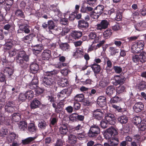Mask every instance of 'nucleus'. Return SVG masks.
Masks as SVG:
<instances>
[{"label":"nucleus","mask_w":146,"mask_h":146,"mask_svg":"<svg viewBox=\"0 0 146 146\" xmlns=\"http://www.w3.org/2000/svg\"><path fill=\"white\" fill-rule=\"evenodd\" d=\"M68 125L67 124H62L60 125L59 128V132L62 134L65 135L68 132Z\"/></svg>","instance_id":"f3484780"},{"label":"nucleus","mask_w":146,"mask_h":146,"mask_svg":"<svg viewBox=\"0 0 146 146\" xmlns=\"http://www.w3.org/2000/svg\"><path fill=\"white\" fill-rule=\"evenodd\" d=\"M105 119L110 125H114L116 122L115 116L113 114L110 113L105 114Z\"/></svg>","instance_id":"0eeeda50"},{"label":"nucleus","mask_w":146,"mask_h":146,"mask_svg":"<svg viewBox=\"0 0 146 146\" xmlns=\"http://www.w3.org/2000/svg\"><path fill=\"white\" fill-rule=\"evenodd\" d=\"M115 87L113 86H108L106 90V94L109 96L112 95L115 92Z\"/></svg>","instance_id":"aec40b11"},{"label":"nucleus","mask_w":146,"mask_h":146,"mask_svg":"<svg viewBox=\"0 0 146 146\" xmlns=\"http://www.w3.org/2000/svg\"><path fill=\"white\" fill-rule=\"evenodd\" d=\"M18 125L19 128L23 130H25L27 129V123L25 121L20 122L18 123Z\"/></svg>","instance_id":"4c0bfd02"},{"label":"nucleus","mask_w":146,"mask_h":146,"mask_svg":"<svg viewBox=\"0 0 146 146\" xmlns=\"http://www.w3.org/2000/svg\"><path fill=\"white\" fill-rule=\"evenodd\" d=\"M1 60L3 63V64L6 66L4 70V73L7 76H11L13 74V68L11 66H7L6 64L8 63V65H9L11 64V62H8L7 61L5 57H4L3 58H2Z\"/></svg>","instance_id":"423d86ee"},{"label":"nucleus","mask_w":146,"mask_h":146,"mask_svg":"<svg viewBox=\"0 0 146 146\" xmlns=\"http://www.w3.org/2000/svg\"><path fill=\"white\" fill-rule=\"evenodd\" d=\"M117 134L116 129L113 127H110L106 130L104 134L106 139H109L113 137Z\"/></svg>","instance_id":"39448f33"},{"label":"nucleus","mask_w":146,"mask_h":146,"mask_svg":"<svg viewBox=\"0 0 146 146\" xmlns=\"http://www.w3.org/2000/svg\"><path fill=\"white\" fill-rule=\"evenodd\" d=\"M137 47L139 48H140V50L141 51L143 49V47L144 46V42L143 41L139 40L136 42Z\"/></svg>","instance_id":"0e129e2a"},{"label":"nucleus","mask_w":146,"mask_h":146,"mask_svg":"<svg viewBox=\"0 0 146 146\" xmlns=\"http://www.w3.org/2000/svg\"><path fill=\"white\" fill-rule=\"evenodd\" d=\"M78 26L79 28L80 29H86L88 27V23L84 20H80L78 22Z\"/></svg>","instance_id":"4be33fe9"},{"label":"nucleus","mask_w":146,"mask_h":146,"mask_svg":"<svg viewBox=\"0 0 146 146\" xmlns=\"http://www.w3.org/2000/svg\"><path fill=\"white\" fill-rule=\"evenodd\" d=\"M78 114L76 113H73L70 115L69 119L71 121H74L77 120Z\"/></svg>","instance_id":"bf43d9fd"},{"label":"nucleus","mask_w":146,"mask_h":146,"mask_svg":"<svg viewBox=\"0 0 146 146\" xmlns=\"http://www.w3.org/2000/svg\"><path fill=\"white\" fill-rule=\"evenodd\" d=\"M48 28L49 30L54 29V28L55 25L53 21L49 20L48 21Z\"/></svg>","instance_id":"6e6d98bb"},{"label":"nucleus","mask_w":146,"mask_h":146,"mask_svg":"<svg viewBox=\"0 0 146 146\" xmlns=\"http://www.w3.org/2000/svg\"><path fill=\"white\" fill-rule=\"evenodd\" d=\"M60 47L62 50L67 51L69 50L70 46L67 43H64L60 44Z\"/></svg>","instance_id":"ea45409f"},{"label":"nucleus","mask_w":146,"mask_h":146,"mask_svg":"<svg viewBox=\"0 0 146 146\" xmlns=\"http://www.w3.org/2000/svg\"><path fill=\"white\" fill-rule=\"evenodd\" d=\"M5 42L4 48L8 50L11 48L13 45L12 40L10 39L6 40Z\"/></svg>","instance_id":"c85d7f7f"},{"label":"nucleus","mask_w":146,"mask_h":146,"mask_svg":"<svg viewBox=\"0 0 146 146\" xmlns=\"http://www.w3.org/2000/svg\"><path fill=\"white\" fill-rule=\"evenodd\" d=\"M109 49V51L110 52V54L112 56L115 55L116 53L118 52V50L113 47H110Z\"/></svg>","instance_id":"4d7b16f0"},{"label":"nucleus","mask_w":146,"mask_h":146,"mask_svg":"<svg viewBox=\"0 0 146 146\" xmlns=\"http://www.w3.org/2000/svg\"><path fill=\"white\" fill-rule=\"evenodd\" d=\"M97 0H92V18L97 19L99 16L102 13L104 9L102 5L97 6L96 3Z\"/></svg>","instance_id":"f03ea898"},{"label":"nucleus","mask_w":146,"mask_h":146,"mask_svg":"<svg viewBox=\"0 0 146 146\" xmlns=\"http://www.w3.org/2000/svg\"><path fill=\"white\" fill-rule=\"evenodd\" d=\"M117 120L121 124H125L127 122L128 119L126 116L123 115L119 117Z\"/></svg>","instance_id":"a878e982"},{"label":"nucleus","mask_w":146,"mask_h":146,"mask_svg":"<svg viewBox=\"0 0 146 146\" xmlns=\"http://www.w3.org/2000/svg\"><path fill=\"white\" fill-rule=\"evenodd\" d=\"M133 121L134 124L138 127L139 130L144 131L146 129V121H142L140 117H135Z\"/></svg>","instance_id":"20e7f679"},{"label":"nucleus","mask_w":146,"mask_h":146,"mask_svg":"<svg viewBox=\"0 0 146 146\" xmlns=\"http://www.w3.org/2000/svg\"><path fill=\"white\" fill-rule=\"evenodd\" d=\"M100 129L97 123L92 125V138L97 137L100 133Z\"/></svg>","instance_id":"ddd939ff"},{"label":"nucleus","mask_w":146,"mask_h":146,"mask_svg":"<svg viewBox=\"0 0 146 146\" xmlns=\"http://www.w3.org/2000/svg\"><path fill=\"white\" fill-rule=\"evenodd\" d=\"M115 81L114 82V84L116 86L118 84L122 85L125 82L126 78H121L118 75H116L114 77Z\"/></svg>","instance_id":"2eb2a0df"},{"label":"nucleus","mask_w":146,"mask_h":146,"mask_svg":"<svg viewBox=\"0 0 146 146\" xmlns=\"http://www.w3.org/2000/svg\"><path fill=\"white\" fill-rule=\"evenodd\" d=\"M58 117L55 114H53L50 119V123L52 125H54L58 121Z\"/></svg>","instance_id":"37998d69"},{"label":"nucleus","mask_w":146,"mask_h":146,"mask_svg":"<svg viewBox=\"0 0 146 146\" xmlns=\"http://www.w3.org/2000/svg\"><path fill=\"white\" fill-rule=\"evenodd\" d=\"M68 90L67 89H64L60 92L58 94V98H62L65 97L67 94Z\"/></svg>","instance_id":"5fc2aeb1"},{"label":"nucleus","mask_w":146,"mask_h":146,"mask_svg":"<svg viewBox=\"0 0 146 146\" xmlns=\"http://www.w3.org/2000/svg\"><path fill=\"white\" fill-rule=\"evenodd\" d=\"M56 96L54 94H51L48 97V100L51 103H53L55 102L56 100Z\"/></svg>","instance_id":"680f3d73"},{"label":"nucleus","mask_w":146,"mask_h":146,"mask_svg":"<svg viewBox=\"0 0 146 146\" xmlns=\"http://www.w3.org/2000/svg\"><path fill=\"white\" fill-rule=\"evenodd\" d=\"M125 88L123 86H120L117 87L116 89L117 95H119L122 93L125 90Z\"/></svg>","instance_id":"49530a36"},{"label":"nucleus","mask_w":146,"mask_h":146,"mask_svg":"<svg viewBox=\"0 0 146 146\" xmlns=\"http://www.w3.org/2000/svg\"><path fill=\"white\" fill-rule=\"evenodd\" d=\"M28 130L30 132H36L37 130L36 127L33 123H31L28 127Z\"/></svg>","instance_id":"603ef678"},{"label":"nucleus","mask_w":146,"mask_h":146,"mask_svg":"<svg viewBox=\"0 0 146 146\" xmlns=\"http://www.w3.org/2000/svg\"><path fill=\"white\" fill-rule=\"evenodd\" d=\"M17 137V135L14 132H11L9 133L7 137V139L9 142H11L14 141Z\"/></svg>","instance_id":"a211bd4d"},{"label":"nucleus","mask_w":146,"mask_h":146,"mask_svg":"<svg viewBox=\"0 0 146 146\" xmlns=\"http://www.w3.org/2000/svg\"><path fill=\"white\" fill-rule=\"evenodd\" d=\"M112 34V33L111 30L108 29L104 31L103 33L104 37L106 39L110 37Z\"/></svg>","instance_id":"c03bdc74"},{"label":"nucleus","mask_w":146,"mask_h":146,"mask_svg":"<svg viewBox=\"0 0 146 146\" xmlns=\"http://www.w3.org/2000/svg\"><path fill=\"white\" fill-rule=\"evenodd\" d=\"M105 42L104 40H102L98 44L96 45H94L93 46H92V50L93 49H96L98 48H100L101 46H102Z\"/></svg>","instance_id":"69168bd1"},{"label":"nucleus","mask_w":146,"mask_h":146,"mask_svg":"<svg viewBox=\"0 0 146 146\" xmlns=\"http://www.w3.org/2000/svg\"><path fill=\"white\" fill-rule=\"evenodd\" d=\"M21 115L19 113H14L12 116V120L15 121H19L21 118Z\"/></svg>","instance_id":"e433bc0d"},{"label":"nucleus","mask_w":146,"mask_h":146,"mask_svg":"<svg viewBox=\"0 0 146 146\" xmlns=\"http://www.w3.org/2000/svg\"><path fill=\"white\" fill-rule=\"evenodd\" d=\"M138 89L141 90H144L146 88V84L145 81L140 82L137 85Z\"/></svg>","instance_id":"f704fd0d"},{"label":"nucleus","mask_w":146,"mask_h":146,"mask_svg":"<svg viewBox=\"0 0 146 146\" xmlns=\"http://www.w3.org/2000/svg\"><path fill=\"white\" fill-rule=\"evenodd\" d=\"M40 104V102L39 101L34 100L31 102V106L32 108L35 109L37 108Z\"/></svg>","instance_id":"c9c22d12"},{"label":"nucleus","mask_w":146,"mask_h":146,"mask_svg":"<svg viewBox=\"0 0 146 146\" xmlns=\"http://www.w3.org/2000/svg\"><path fill=\"white\" fill-rule=\"evenodd\" d=\"M109 83V80L107 79H103L99 83V85L101 87H104L106 86Z\"/></svg>","instance_id":"09e8293b"},{"label":"nucleus","mask_w":146,"mask_h":146,"mask_svg":"<svg viewBox=\"0 0 146 146\" xmlns=\"http://www.w3.org/2000/svg\"><path fill=\"white\" fill-rule=\"evenodd\" d=\"M38 125L40 128L41 129H45L46 126V123L44 121L40 120L39 121Z\"/></svg>","instance_id":"8fccbe9b"},{"label":"nucleus","mask_w":146,"mask_h":146,"mask_svg":"<svg viewBox=\"0 0 146 146\" xmlns=\"http://www.w3.org/2000/svg\"><path fill=\"white\" fill-rule=\"evenodd\" d=\"M138 27L141 28L146 27V20L143 21H142L137 23L135 27V29L137 30H139L138 28Z\"/></svg>","instance_id":"72a5a7b5"},{"label":"nucleus","mask_w":146,"mask_h":146,"mask_svg":"<svg viewBox=\"0 0 146 146\" xmlns=\"http://www.w3.org/2000/svg\"><path fill=\"white\" fill-rule=\"evenodd\" d=\"M13 3V0H6L5 1V4H6V5L8 7H6V8H7V9L9 10L10 8L12 5Z\"/></svg>","instance_id":"338daca9"},{"label":"nucleus","mask_w":146,"mask_h":146,"mask_svg":"<svg viewBox=\"0 0 146 146\" xmlns=\"http://www.w3.org/2000/svg\"><path fill=\"white\" fill-rule=\"evenodd\" d=\"M77 140V137L75 135L71 134L68 136V142L70 144H74L76 143Z\"/></svg>","instance_id":"412c9836"},{"label":"nucleus","mask_w":146,"mask_h":146,"mask_svg":"<svg viewBox=\"0 0 146 146\" xmlns=\"http://www.w3.org/2000/svg\"><path fill=\"white\" fill-rule=\"evenodd\" d=\"M64 100H61L57 105V108L56 109V112L59 113L62 109V108L63 107L64 105Z\"/></svg>","instance_id":"2f4dec72"},{"label":"nucleus","mask_w":146,"mask_h":146,"mask_svg":"<svg viewBox=\"0 0 146 146\" xmlns=\"http://www.w3.org/2000/svg\"><path fill=\"white\" fill-rule=\"evenodd\" d=\"M104 112L100 109L94 110L93 113V117L98 120L101 119L104 116Z\"/></svg>","instance_id":"9d476101"},{"label":"nucleus","mask_w":146,"mask_h":146,"mask_svg":"<svg viewBox=\"0 0 146 146\" xmlns=\"http://www.w3.org/2000/svg\"><path fill=\"white\" fill-rule=\"evenodd\" d=\"M27 99L25 94L21 93L19 95L18 97L19 101L23 102Z\"/></svg>","instance_id":"13d9d810"},{"label":"nucleus","mask_w":146,"mask_h":146,"mask_svg":"<svg viewBox=\"0 0 146 146\" xmlns=\"http://www.w3.org/2000/svg\"><path fill=\"white\" fill-rule=\"evenodd\" d=\"M144 107V105L142 102H139L135 104L133 106V109L136 112L138 113L143 109Z\"/></svg>","instance_id":"4468645a"},{"label":"nucleus","mask_w":146,"mask_h":146,"mask_svg":"<svg viewBox=\"0 0 146 146\" xmlns=\"http://www.w3.org/2000/svg\"><path fill=\"white\" fill-rule=\"evenodd\" d=\"M23 40L25 42L30 43L32 40L31 35H29L24 37L23 38Z\"/></svg>","instance_id":"052dcab7"},{"label":"nucleus","mask_w":146,"mask_h":146,"mask_svg":"<svg viewBox=\"0 0 146 146\" xmlns=\"http://www.w3.org/2000/svg\"><path fill=\"white\" fill-rule=\"evenodd\" d=\"M56 75L51 73L45 75L43 80V84L46 87H51L55 83Z\"/></svg>","instance_id":"7ed1b4c3"},{"label":"nucleus","mask_w":146,"mask_h":146,"mask_svg":"<svg viewBox=\"0 0 146 146\" xmlns=\"http://www.w3.org/2000/svg\"><path fill=\"white\" fill-rule=\"evenodd\" d=\"M113 69L114 72L117 74H120L122 71V68L117 66H113Z\"/></svg>","instance_id":"3c124183"},{"label":"nucleus","mask_w":146,"mask_h":146,"mask_svg":"<svg viewBox=\"0 0 146 146\" xmlns=\"http://www.w3.org/2000/svg\"><path fill=\"white\" fill-rule=\"evenodd\" d=\"M121 98L117 96H115L112 97L110 100V102L111 104L117 103L121 101Z\"/></svg>","instance_id":"79ce46f5"},{"label":"nucleus","mask_w":146,"mask_h":146,"mask_svg":"<svg viewBox=\"0 0 146 146\" xmlns=\"http://www.w3.org/2000/svg\"><path fill=\"white\" fill-rule=\"evenodd\" d=\"M92 69L95 74L98 73L101 70L100 66L96 64H93L92 65Z\"/></svg>","instance_id":"bb28decb"},{"label":"nucleus","mask_w":146,"mask_h":146,"mask_svg":"<svg viewBox=\"0 0 146 146\" xmlns=\"http://www.w3.org/2000/svg\"><path fill=\"white\" fill-rule=\"evenodd\" d=\"M97 103L99 106L103 108V109L105 110L107 109L106 106V98L104 96L99 97L97 99Z\"/></svg>","instance_id":"6e6552de"},{"label":"nucleus","mask_w":146,"mask_h":146,"mask_svg":"<svg viewBox=\"0 0 146 146\" xmlns=\"http://www.w3.org/2000/svg\"><path fill=\"white\" fill-rule=\"evenodd\" d=\"M17 62L20 64L22 65L24 63V62H27L29 60V58L28 56L26 54L25 52L23 51H19L16 49L10 50L9 52L10 56L15 55L17 53Z\"/></svg>","instance_id":"f257e3e1"},{"label":"nucleus","mask_w":146,"mask_h":146,"mask_svg":"<svg viewBox=\"0 0 146 146\" xmlns=\"http://www.w3.org/2000/svg\"><path fill=\"white\" fill-rule=\"evenodd\" d=\"M56 80L58 81V84L61 87H64L67 86L68 82L67 80L65 78H60L59 76L56 75Z\"/></svg>","instance_id":"f8f14e48"},{"label":"nucleus","mask_w":146,"mask_h":146,"mask_svg":"<svg viewBox=\"0 0 146 146\" xmlns=\"http://www.w3.org/2000/svg\"><path fill=\"white\" fill-rule=\"evenodd\" d=\"M118 141L117 138H114V139L111 140L109 143L110 146H117L118 144Z\"/></svg>","instance_id":"e2e57ef3"},{"label":"nucleus","mask_w":146,"mask_h":146,"mask_svg":"<svg viewBox=\"0 0 146 146\" xmlns=\"http://www.w3.org/2000/svg\"><path fill=\"white\" fill-rule=\"evenodd\" d=\"M100 124L101 127L104 129L106 128L110 125L106 120H105V119L102 120L100 122Z\"/></svg>","instance_id":"864d4df0"},{"label":"nucleus","mask_w":146,"mask_h":146,"mask_svg":"<svg viewBox=\"0 0 146 146\" xmlns=\"http://www.w3.org/2000/svg\"><path fill=\"white\" fill-rule=\"evenodd\" d=\"M109 25V21L106 20H102L99 24H97L96 25V28L99 30L102 31L107 28Z\"/></svg>","instance_id":"1a4fd4ad"},{"label":"nucleus","mask_w":146,"mask_h":146,"mask_svg":"<svg viewBox=\"0 0 146 146\" xmlns=\"http://www.w3.org/2000/svg\"><path fill=\"white\" fill-rule=\"evenodd\" d=\"M26 98L29 100H31L34 97V92L31 90H28L25 93Z\"/></svg>","instance_id":"473e14b6"},{"label":"nucleus","mask_w":146,"mask_h":146,"mask_svg":"<svg viewBox=\"0 0 146 146\" xmlns=\"http://www.w3.org/2000/svg\"><path fill=\"white\" fill-rule=\"evenodd\" d=\"M84 54L83 50L81 48H79L73 54V56L75 58H77L78 57H81Z\"/></svg>","instance_id":"5701e85b"},{"label":"nucleus","mask_w":146,"mask_h":146,"mask_svg":"<svg viewBox=\"0 0 146 146\" xmlns=\"http://www.w3.org/2000/svg\"><path fill=\"white\" fill-rule=\"evenodd\" d=\"M50 9L51 10L54 11L56 13V14H57L59 17H60L62 15V13L54 5H50Z\"/></svg>","instance_id":"cd10ccee"},{"label":"nucleus","mask_w":146,"mask_h":146,"mask_svg":"<svg viewBox=\"0 0 146 146\" xmlns=\"http://www.w3.org/2000/svg\"><path fill=\"white\" fill-rule=\"evenodd\" d=\"M99 36H97L96 33L92 32V42L93 44L99 42Z\"/></svg>","instance_id":"58836bf2"},{"label":"nucleus","mask_w":146,"mask_h":146,"mask_svg":"<svg viewBox=\"0 0 146 146\" xmlns=\"http://www.w3.org/2000/svg\"><path fill=\"white\" fill-rule=\"evenodd\" d=\"M146 53L144 52H142L139 55V62L144 63L146 61Z\"/></svg>","instance_id":"c756f323"},{"label":"nucleus","mask_w":146,"mask_h":146,"mask_svg":"<svg viewBox=\"0 0 146 146\" xmlns=\"http://www.w3.org/2000/svg\"><path fill=\"white\" fill-rule=\"evenodd\" d=\"M20 29L24 32L26 33H29L30 30L29 29L28 27L26 24L20 25L19 24Z\"/></svg>","instance_id":"b1692460"},{"label":"nucleus","mask_w":146,"mask_h":146,"mask_svg":"<svg viewBox=\"0 0 146 146\" xmlns=\"http://www.w3.org/2000/svg\"><path fill=\"white\" fill-rule=\"evenodd\" d=\"M43 60H48L51 57V51L47 50H44L42 54Z\"/></svg>","instance_id":"dca6fc26"},{"label":"nucleus","mask_w":146,"mask_h":146,"mask_svg":"<svg viewBox=\"0 0 146 146\" xmlns=\"http://www.w3.org/2000/svg\"><path fill=\"white\" fill-rule=\"evenodd\" d=\"M13 27L14 26L12 24H7L4 26L3 28L5 30L9 31L10 29H11L12 28L13 29Z\"/></svg>","instance_id":"774afa93"},{"label":"nucleus","mask_w":146,"mask_h":146,"mask_svg":"<svg viewBox=\"0 0 146 146\" xmlns=\"http://www.w3.org/2000/svg\"><path fill=\"white\" fill-rule=\"evenodd\" d=\"M84 99V96L82 94H77L74 97V100L78 102H82Z\"/></svg>","instance_id":"a18cd8bd"},{"label":"nucleus","mask_w":146,"mask_h":146,"mask_svg":"<svg viewBox=\"0 0 146 146\" xmlns=\"http://www.w3.org/2000/svg\"><path fill=\"white\" fill-rule=\"evenodd\" d=\"M43 47L41 45H36L33 46L32 50L33 53L38 54L43 49Z\"/></svg>","instance_id":"6ab92c4d"},{"label":"nucleus","mask_w":146,"mask_h":146,"mask_svg":"<svg viewBox=\"0 0 146 146\" xmlns=\"http://www.w3.org/2000/svg\"><path fill=\"white\" fill-rule=\"evenodd\" d=\"M39 68L38 65L36 64H33L30 65L31 71L33 73H36Z\"/></svg>","instance_id":"7c9ffc66"},{"label":"nucleus","mask_w":146,"mask_h":146,"mask_svg":"<svg viewBox=\"0 0 146 146\" xmlns=\"http://www.w3.org/2000/svg\"><path fill=\"white\" fill-rule=\"evenodd\" d=\"M111 107L114 109H116L118 112H122L123 113L124 112H126V110L125 109H122L120 107L117 106V105L112 104Z\"/></svg>","instance_id":"de8ad7c7"},{"label":"nucleus","mask_w":146,"mask_h":146,"mask_svg":"<svg viewBox=\"0 0 146 146\" xmlns=\"http://www.w3.org/2000/svg\"><path fill=\"white\" fill-rule=\"evenodd\" d=\"M36 137H29L24 139L22 140V142L23 144H28L34 141L36 139Z\"/></svg>","instance_id":"393cba45"},{"label":"nucleus","mask_w":146,"mask_h":146,"mask_svg":"<svg viewBox=\"0 0 146 146\" xmlns=\"http://www.w3.org/2000/svg\"><path fill=\"white\" fill-rule=\"evenodd\" d=\"M82 33L80 31H75L72 32L70 35L69 39L72 41H74L76 39H78L82 36Z\"/></svg>","instance_id":"9b49d317"},{"label":"nucleus","mask_w":146,"mask_h":146,"mask_svg":"<svg viewBox=\"0 0 146 146\" xmlns=\"http://www.w3.org/2000/svg\"><path fill=\"white\" fill-rule=\"evenodd\" d=\"M131 52L133 53H137L141 51L140 48L137 47V45L136 43L133 44L131 48Z\"/></svg>","instance_id":"a19ab883"}]
</instances>
